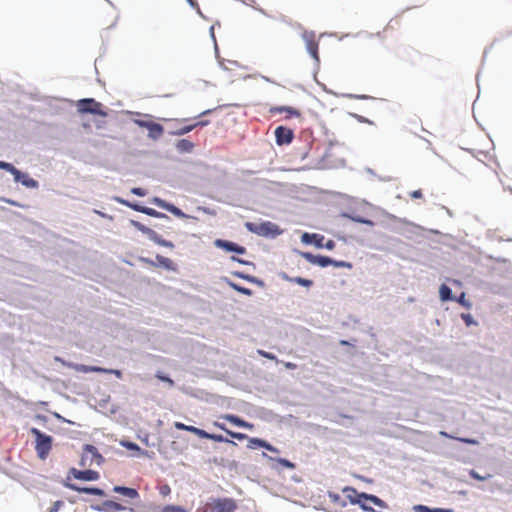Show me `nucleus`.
Wrapping results in <instances>:
<instances>
[{"instance_id": "nucleus-44", "label": "nucleus", "mask_w": 512, "mask_h": 512, "mask_svg": "<svg viewBox=\"0 0 512 512\" xmlns=\"http://www.w3.org/2000/svg\"><path fill=\"white\" fill-rule=\"evenodd\" d=\"M458 302H459L460 304H462L463 306L467 307V308H469V307H470V303H469L468 301H466V300H465V294H464V293H462V294L460 295V297L458 298Z\"/></svg>"}, {"instance_id": "nucleus-28", "label": "nucleus", "mask_w": 512, "mask_h": 512, "mask_svg": "<svg viewBox=\"0 0 512 512\" xmlns=\"http://www.w3.org/2000/svg\"><path fill=\"white\" fill-rule=\"evenodd\" d=\"M121 445L128 450L135 451L139 455L145 454V451H143L136 443L130 442V441H121Z\"/></svg>"}, {"instance_id": "nucleus-22", "label": "nucleus", "mask_w": 512, "mask_h": 512, "mask_svg": "<svg viewBox=\"0 0 512 512\" xmlns=\"http://www.w3.org/2000/svg\"><path fill=\"white\" fill-rule=\"evenodd\" d=\"M201 438H203V439H210V440H213V441H216V442H226V443H229V444H231L233 446L237 445L234 441L229 440V439L223 437L220 434H211V433L206 432L205 430H203Z\"/></svg>"}, {"instance_id": "nucleus-49", "label": "nucleus", "mask_w": 512, "mask_h": 512, "mask_svg": "<svg viewBox=\"0 0 512 512\" xmlns=\"http://www.w3.org/2000/svg\"><path fill=\"white\" fill-rule=\"evenodd\" d=\"M284 365H285V367H286L287 369H291V370H293V369H296V368H297V365H296L295 363H291V362H286Z\"/></svg>"}, {"instance_id": "nucleus-52", "label": "nucleus", "mask_w": 512, "mask_h": 512, "mask_svg": "<svg viewBox=\"0 0 512 512\" xmlns=\"http://www.w3.org/2000/svg\"><path fill=\"white\" fill-rule=\"evenodd\" d=\"M330 497L333 499V501H338L340 499L339 495L336 494L330 495Z\"/></svg>"}, {"instance_id": "nucleus-43", "label": "nucleus", "mask_w": 512, "mask_h": 512, "mask_svg": "<svg viewBox=\"0 0 512 512\" xmlns=\"http://www.w3.org/2000/svg\"><path fill=\"white\" fill-rule=\"evenodd\" d=\"M63 506V501L58 500L53 503L52 507L50 508V512H58L59 509Z\"/></svg>"}, {"instance_id": "nucleus-30", "label": "nucleus", "mask_w": 512, "mask_h": 512, "mask_svg": "<svg viewBox=\"0 0 512 512\" xmlns=\"http://www.w3.org/2000/svg\"><path fill=\"white\" fill-rule=\"evenodd\" d=\"M440 435H442L444 437L452 438V436H450L448 433H446L444 431H441ZM453 439H456L457 441L462 442V443H467V444H472V445L478 444L477 440L471 439V438L453 437Z\"/></svg>"}, {"instance_id": "nucleus-19", "label": "nucleus", "mask_w": 512, "mask_h": 512, "mask_svg": "<svg viewBox=\"0 0 512 512\" xmlns=\"http://www.w3.org/2000/svg\"><path fill=\"white\" fill-rule=\"evenodd\" d=\"M115 493L122 494L130 499H136L139 497V493L134 488L124 487V486H115L113 488Z\"/></svg>"}, {"instance_id": "nucleus-31", "label": "nucleus", "mask_w": 512, "mask_h": 512, "mask_svg": "<svg viewBox=\"0 0 512 512\" xmlns=\"http://www.w3.org/2000/svg\"><path fill=\"white\" fill-rule=\"evenodd\" d=\"M230 286L231 288H233L235 291L241 293V294H244V295H247V296H251L252 295V290L249 289V288H246V287H243V286H240L236 283H230Z\"/></svg>"}, {"instance_id": "nucleus-8", "label": "nucleus", "mask_w": 512, "mask_h": 512, "mask_svg": "<svg viewBox=\"0 0 512 512\" xmlns=\"http://www.w3.org/2000/svg\"><path fill=\"white\" fill-rule=\"evenodd\" d=\"M209 512H235L237 504L232 498H215L208 503Z\"/></svg>"}, {"instance_id": "nucleus-3", "label": "nucleus", "mask_w": 512, "mask_h": 512, "mask_svg": "<svg viewBox=\"0 0 512 512\" xmlns=\"http://www.w3.org/2000/svg\"><path fill=\"white\" fill-rule=\"evenodd\" d=\"M343 492L346 494V497L349 500V502L353 505L360 503V499H365V500H369V502H371L372 504H374L377 507H380V508L387 507V504L381 498H379L375 495H372V494L364 493V492L359 493L353 487H349V486L345 487L343 489Z\"/></svg>"}, {"instance_id": "nucleus-20", "label": "nucleus", "mask_w": 512, "mask_h": 512, "mask_svg": "<svg viewBox=\"0 0 512 512\" xmlns=\"http://www.w3.org/2000/svg\"><path fill=\"white\" fill-rule=\"evenodd\" d=\"M224 418L235 426L247 428V429L253 428V424L239 418L238 416L228 414V415H225Z\"/></svg>"}, {"instance_id": "nucleus-53", "label": "nucleus", "mask_w": 512, "mask_h": 512, "mask_svg": "<svg viewBox=\"0 0 512 512\" xmlns=\"http://www.w3.org/2000/svg\"><path fill=\"white\" fill-rule=\"evenodd\" d=\"M231 259H232L233 261H237V262L242 263V264H244V263H245V261H243V260H241V259H238V258H236L235 256H233Z\"/></svg>"}, {"instance_id": "nucleus-10", "label": "nucleus", "mask_w": 512, "mask_h": 512, "mask_svg": "<svg viewBox=\"0 0 512 512\" xmlns=\"http://www.w3.org/2000/svg\"><path fill=\"white\" fill-rule=\"evenodd\" d=\"M189 120L183 119L179 122V126L172 130L170 133L173 135H184L186 133H189L196 127H203L209 124L208 120H202V121H195L192 123H188Z\"/></svg>"}, {"instance_id": "nucleus-17", "label": "nucleus", "mask_w": 512, "mask_h": 512, "mask_svg": "<svg viewBox=\"0 0 512 512\" xmlns=\"http://www.w3.org/2000/svg\"><path fill=\"white\" fill-rule=\"evenodd\" d=\"M215 245L218 248H222L228 252H235L237 254H245L246 248L244 246H240L234 242H230L227 240L217 239L215 241Z\"/></svg>"}, {"instance_id": "nucleus-5", "label": "nucleus", "mask_w": 512, "mask_h": 512, "mask_svg": "<svg viewBox=\"0 0 512 512\" xmlns=\"http://www.w3.org/2000/svg\"><path fill=\"white\" fill-rule=\"evenodd\" d=\"M245 227L248 231L255 233L259 236H276L280 234L279 227L272 222H262V223H254V222H246Z\"/></svg>"}, {"instance_id": "nucleus-38", "label": "nucleus", "mask_w": 512, "mask_h": 512, "mask_svg": "<svg viewBox=\"0 0 512 512\" xmlns=\"http://www.w3.org/2000/svg\"><path fill=\"white\" fill-rule=\"evenodd\" d=\"M470 476L475 479V480H479V481H483V480H486L488 477H490V475L488 476H481L479 475L476 471L474 470H471L470 471Z\"/></svg>"}, {"instance_id": "nucleus-39", "label": "nucleus", "mask_w": 512, "mask_h": 512, "mask_svg": "<svg viewBox=\"0 0 512 512\" xmlns=\"http://www.w3.org/2000/svg\"><path fill=\"white\" fill-rule=\"evenodd\" d=\"M131 192L134 195H137V196H140V197H143V196H145L147 194L146 190H144L142 188H139V187L132 188Z\"/></svg>"}, {"instance_id": "nucleus-13", "label": "nucleus", "mask_w": 512, "mask_h": 512, "mask_svg": "<svg viewBox=\"0 0 512 512\" xmlns=\"http://www.w3.org/2000/svg\"><path fill=\"white\" fill-rule=\"evenodd\" d=\"M119 203L131 208L132 210L136 211V212H141V213H144L148 216H152V217H166L165 214L163 213H160L158 211H156L155 209L153 208H149V207H145V206H141L139 204H136V203H131L127 200H123L121 198H117L116 199Z\"/></svg>"}, {"instance_id": "nucleus-34", "label": "nucleus", "mask_w": 512, "mask_h": 512, "mask_svg": "<svg viewBox=\"0 0 512 512\" xmlns=\"http://www.w3.org/2000/svg\"><path fill=\"white\" fill-rule=\"evenodd\" d=\"M292 281L304 287H310L313 284L312 280L302 277H295Z\"/></svg>"}, {"instance_id": "nucleus-46", "label": "nucleus", "mask_w": 512, "mask_h": 512, "mask_svg": "<svg viewBox=\"0 0 512 512\" xmlns=\"http://www.w3.org/2000/svg\"><path fill=\"white\" fill-rule=\"evenodd\" d=\"M353 220L356 222H359V223L370 225V226H372L374 224L371 220L362 219V218H353Z\"/></svg>"}, {"instance_id": "nucleus-18", "label": "nucleus", "mask_w": 512, "mask_h": 512, "mask_svg": "<svg viewBox=\"0 0 512 512\" xmlns=\"http://www.w3.org/2000/svg\"><path fill=\"white\" fill-rule=\"evenodd\" d=\"M248 445L247 447L249 449H256V448H265L268 451H271L273 453H278L279 450L272 446L270 443L266 442L265 440L259 439V438H250L248 437Z\"/></svg>"}, {"instance_id": "nucleus-32", "label": "nucleus", "mask_w": 512, "mask_h": 512, "mask_svg": "<svg viewBox=\"0 0 512 512\" xmlns=\"http://www.w3.org/2000/svg\"><path fill=\"white\" fill-rule=\"evenodd\" d=\"M160 512H188V511L181 506L166 505L163 508H161Z\"/></svg>"}, {"instance_id": "nucleus-48", "label": "nucleus", "mask_w": 512, "mask_h": 512, "mask_svg": "<svg viewBox=\"0 0 512 512\" xmlns=\"http://www.w3.org/2000/svg\"><path fill=\"white\" fill-rule=\"evenodd\" d=\"M236 275H237V276H239V277H241V278H243V279H246V280H248V281H251V282H253V281H254V277H252V276L244 275V274H242V273H236Z\"/></svg>"}, {"instance_id": "nucleus-55", "label": "nucleus", "mask_w": 512, "mask_h": 512, "mask_svg": "<svg viewBox=\"0 0 512 512\" xmlns=\"http://www.w3.org/2000/svg\"><path fill=\"white\" fill-rule=\"evenodd\" d=\"M340 344H341L342 346H346V345H349V342H348V341H346V340H341V341H340Z\"/></svg>"}, {"instance_id": "nucleus-27", "label": "nucleus", "mask_w": 512, "mask_h": 512, "mask_svg": "<svg viewBox=\"0 0 512 512\" xmlns=\"http://www.w3.org/2000/svg\"><path fill=\"white\" fill-rule=\"evenodd\" d=\"M439 295H440V299L442 301H448V300H452L453 297H452V291L451 289L446 285V284H442L439 288Z\"/></svg>"}, {"instance_id": "nucleus-11", "label": "nucleus", "mask_w": 512, "mask_h": 512, "mask_svg": "<svg viewBox=\"0 0 512 512\" xmlns=\"http://www.w3.org/2000/svg\"><path fill=\"white\" fill-rule=\"evenodd\" d=\"M136 124L146 128L148 130V137L153 140L159 139L164 133L163 126L153 121L137 120Z\"/></svg>"}, {"instance_id": "nucleus-12", "label": "nucleus", "mask_w": 512, "mask_h": 512, "mask_svg": "<svg viewBox=\"0 0 512 512\" xmlns=\"http://www.w3.org/2000/svg\"><path fill=\"white\" fill-rule=\"evenodd\" d=\"M276 143L280 146L290 144L294 139V131L285 126H278L274 131Z\"/></svg>"}, {"instance_id": "nucleus-45", "label": "nucleus", "mask_w": 512, "mask_h": 512, "mask_svg": "<svg viewBox=\"0 0 512 512\" xmlns=\"http://www.w3.org/2000/svg\"><path fill=\"white\" fill-rule=\"evenodd\" d=\"M410 196L413 198V199H419V198H422V191L421 190H415V191H412L410 193Z\"/></svg>"}, {"instance_id": "nucleus-16", "label": "nucleus", "mask_w": 512, "mask_h": 512, "mask_svg": "<svg viewBox=\"0 0 512 512\" xmlns=\"http://www.w3.org/2000/svg\"><path fill=\"white\" fill-rule=\"evenodd\" d=\"M152 203L155 204L156 206L162 208V209L167 210L168 212L172 213L176 217H179V218L186 217V215L182 212L181 209H179L178 207L174 206L173 204L167 203L166 201H164V200H162V199H160L158 197H154L152 199Z\"/></svg>"}, {"instance_id": "nucleus-23", "label": "nucleus", "mask_w": 512, "mask_h": 512, "mask_svg": "<svg viewBox=\"0 0 512 512\" xmlns=\"http://www.w3.org/2000/svg\"><path fill=\"white\" fill-rule=\"evenodd\" d=\"M174 427L178 430H184V431H188V432H191L193 434H195L196 436L200 437L201 438V435H202V432L203 430L200 429V428H197L195 426H190V425H186L182 422H175L174 423Z\"/></svg>"}, {"instance_id": "nucleus-42", "label": "nucleus", "mask_w": 512, "mask_h": 512, "mask_svg": "<svg viewBox=\"0 0 512 512\" xmlns=\"http://www.w3.org/2000/svg\"><path fill=\"white\" fill-rule=\"evenodd\" d=\"M0 200L5 202V203H8V204H10L12 206H17V207H22V208L25 207L24 205L14 201V200H12V199H7V198L2 197V198H0Z\"/></svg>"}, {"instance_id": "nucleus-2", "label": "nucleus", "mask_w": 512, "mask_h": 512, "mask_svg": "<svg viewBox=\"0 0 512 512\" xmlns=\"http://www.w3.org/2000/svg\"><path fill=\"white\" fill-rule=\"evenodd\" d=\"M30 433L35 437V451L41 460L47 459L53 444V438L33 427Z\"/></svg>"}, {"instance_id": "nucleus-24", "label": "nucleus", "mask_w": 512, "mask_h": 512, "mask_svg": "<svg viewBox=\"0 0 512 512\" xmlns=\"http://www.w3.org/2000/svg\"><path fill=\"white\" fill-rule=\"evenodd\" d=\"M176 148L180 153H189L194 148V143L187 139H181L177 142Z\"/></svg>"}, {"instance_id": "nucleus-1", "label": "nucleus", "mask_w": 512, "mask_h": 512, "mask_svg": "<svg viewBox=\"0 0 512 512\" xmlns=\"http://www.w3.org/2000/svg\"><path fill=\"white\" fill-rule=\"evenodd\" d=\"M100 478V474L91 469L87 470H78L76 468H70L68 475H67V481L64 483L65 487L69 488L72 491H76L79 493H85L95 496H104L105 492L97 487H80L75 484L70 483L69 481L71 479H77L82 481H96Z\"/></svg>"}, {"instance_id": "nucleus-9", "label": "nucleus", "mask_w": 512, "mask_h": 512, "mask_svg": "<svg viewBox=\"0 0 512 512\" xmlns=\"http://www.w3.org/2000/svg\"><path fill=\"white\" fill-rule=\"evenodd\" d=\"M75 371L82 372V373H89V372H98V373H107V374H113L117 378H122V372L118 369H106L99 366H88L84 364H74L70 365Z\"/></svg>"}, {"instance_id": "nucleus-6", "label": "nucleus", "mask_w": 512, "mask_h": 512, "mask_svg": "<svg viewBox=\"0 0 512 512\" xmlns=\"http://www.w3.org/2000/svg\"><path fill=\"white\" fill-rule=\"evenodd\" d=\"M77 110L81 114L90 113L102 117L107 116V112L104 110L102 103L93 98L80 99L77 102Z\"/></svg>"}, {"instance_id": "nucleus-54", "label": "nucleus", "mask_w": 512, "mask_h": 512, "mask_svg": "<svg viewBox=\"0 0 512 512\" xmlns=\"http://www.w3.org/2000/svg\"><path fill=\"white\" fill-rule=\"evenodd\" d=\"M327 248L331 249L334 247V243L332 241H329L326 245Z\"/></svg>"}, {"instance_id": "nucleus-37", "label": "nucleus", "mask_w": 512, "mask_h": 512, "mask_svg": "<svg viewBox=\"0 0 512 512\" xmlns=\"http://www.w3.org/2000/svg\"><path fill=\"white\" fill-rule=\"evenodd\" d=\"M171 493V488L168 484L161 485L159 487V494L163 497L168 496Z\"/></svg>"}, {"instance_id": "nucleus-47", "label": "nucleus", "mask_w": 512, "mask_h": 512, "mask_svg": "<svg viewBox=\"0 0 512 512\" xmlns=\"http://www.w3.org/2000/svg\"><path fill=\"white\" fill-rule=\"evenodd\" d=\"M259 353L264 356L265 358H268V359H275V356L271 353H268V352H264V351H259Z\"/></svg>"}, {"instance_id": "nucleus-33", "label": "nucleus", "mask_w": 512, "mask_h": 512, "mask_svg": "<svg viewBox=\"0 0 512 512\" xmlns=\"http://www.w3.org/2000/svg\"><path fill=\"white\" fill-rule=\"evenodd\" d=\"M85 451L91 453L94 457L97 458V463H100V461L103 459L102 456L98 453L96 447H94L93 445H86L85 446Z\"/></svg>"}, {"instance_id": "nucleus-40", "label": "nucleus", "mask_w": 512, "mask_h": 512, "mask_svg": "<svg viewBox=\"0 0 512 512\" xmlns=\"http://www.w3.org/2000/svg\"><path fill=\"white\" fill-rule=\"evenodd\" d=\"M156 377H157L159 380H161V381L167 382V383H168L169 385H171V386H173V385H174V381H173L171 378H169V377H167V376H165V375H162L161 373H157Z\"/></svg>"}, {"instance_id": "nucleus-51", "label": "nucleus", "mask_w": 512, "mask_h": 512, "mask_svg": "<svg viewBox=\"0 0 512 512\" xmlns=\"http://www.w3.org/2000/svg\"><path fill=\"white\" fill-rule=\"evenodd\" d=\"M187 2H188L192 7H196V8L199 10V7H198L197 3H196L194 0H187Z\"/></svg>"}, {"instance_id": "nucleus-29", "label": "nucleus", "mask_w": 512, "mask_h": 512, "mask_svg": "<svg viewBox=\"0 0 512 512\" xmlns=\"http://www.w3.org/2000/svg\"><path fill=\"white\" fill-rule=\"evenodd\" d=\"M221 429H223L224 431H226V433L228 435H230L232 438L234 439H237V440H244V439H248V436L244 433H240V432H234V431H231V430H228L226 429L223 425H219L217 424Z\"/></svg>"}, {"instance_id": "nucleus-36", "label": "nucleus", "mask_w": 512, "mask_h": 512, "mask_svg": "<svg viewBox=\"0 0 512 512\" xmlns=\"http://www.w3.org/2000/svg\"><path fill=\"white\" fill-rule=\"evenodd\" d=\"M368 500H365V499H360V503H357L356 505H359L360 508L363 510V511H366V512H376L374 508H372L371 506H368L367 505V502Z\"/></svg>"}, {"instance_id": "nucleus-14", "label": "nucleus", "mask_w": 512, "mask_h": 512, "mask_svg": "<svg viewBox=\"0 0 512 512\" xmlns=\"http://www.w3.org/2000/svg\"><path fill=\"white\" fill-rule=\"evenodd\" d=\"M139 261L142 262V263H145L147 265H150V266H161L167 270H174L175 267H174V263L171 259L167 258V257H164L162 255H156V262H154L153 260L149 259V258H146V257H139Z\"/></svg>"}, {"instance_id": "nucleus-21", "label": "nucleus", "mask_w": 512, "mask_h": 512, "mask_svg": "<svg viewBox=\"0 0 512 512\" xmlns=\"http://www.w3.org/2000/svg\"><path fill=\"white\" fill-rule=\"evenodd\" d=\"M149 232L150 239L159 246L167 247L170 249L174 248V244L171 241L163 239L160 235H158L156 232L152 230H149Z\"/></svg>"}, {"instance_id": "nucleus-50", "label": "nucleus", "mask_w": 512, "mask_h": 512, "mask_svg": "<svg viewBox=\"0 0 512 512\" xmlns=\"http://www.w3.org/2000/svg\"><path fill=\"white\" fill-rule=\"evenodd\" d=\"M111 504H112V506H113L116 510H123V509H124V507H123L121 504H119V503L112 502Z\"/></svg>"}, {"instance_id": "nucleus-4", "label": "nucleus", "mask_w": 512, "mask_h": 512, "mask_svg": "<svg viewBox=\"0 0 512 512\" xmlns=\"http://www.w3.org/2000/svg\"><path fill=\"white\" fill-rule=\"evenodd\" d=\"M0 169H4L7 172L13 175L15 182H20L27 188H38V182L31 178L27 173H23L20 170L16 169L9 162H0Z\"/></svg>"}, {"instance_id": "nucleus-35", "label": "nucleus", "mask_w": 512, "mask_h": 512, "mask_svg": "<svg viewBox=\"0 0 512 512\" xmlns=\"http://www.w3.org/2000/svg\"><path fill=\"white\" fill-rule=\"evenodd\" d=\"M461 319L464 321V323L467 325V326H471L473 324H476V322L474 321L473 317L471 314H466V313H463L461 314Z\"/></svg>"}, {"instance_id": "nucleus-25", "label": "nucleus", "mask_w": 512, "mask_h": 512, "mask_svg": "<svg viewBox=\"0 0 512 512\" xmlns=\"http://www.w3.org/2000/svg\"><path fill=\"white\" fill-rule=\"evenodd\" d=\"M415 512H454L452 509L430 508L426 505L418 504L413 507Z\"/></svg>"}, {"instance_id": "nucleus-7", "label": "nucleus", "mask_w": 512, "mask_h": 512, "mask_svg": "<svg viewBox=\"0 0 512 512\" xmlns=\"http://www.w3.org/2000/svg\"><path fill=\"white\" fill-rule=\"evenodd\" d=\"M303 257L311 264L318 265L320 267L334 266V267H346L350 266L344 261H336L327 256L313 255L312 253L305 252L302 254Z\"/></svg>"}, {"instance_id": "nucleus-15", "label": "nucleus", "mask_w": 512, "mask_h": 512, "mask_svg": "<svg viewBox=\"0 0 512 512\" xmlns=\"http://www.w3.org/2000/svg\"><path fill=\"white\" fill-rule=\"evenodd\" d=\"M271 114H285V119H290L292 117L301 118L300 110L290 107V106H275L270 108Z\"/></svg>"}, {"instance_id": "nucleus-26", "label": "nucleus", "mask_w": 512, "mask_h": 512, "mask_svg": "<svg viewBox=\"0 0 512 512\" xmlns=\"http://www.w3.org/2000/svg\"><path fill=\"white\" fill-rule=\"evenodd\" d=\"M306 47H307V51L309 52V54L315 59V60H319V56H318V43L314 40H309L307 41L306 43Z\"/></svg>"}, {"instance_id": "nucleus-41", "label": "nucleus", "mask_w": 512, "mask_h": 512, "mask_svg": "<svg viewBox=\"0 0 512 512\" xmlns=\"http://www.w3.org/2000/svg\"><path fill=\"white\" fill-rule=\"evenodd\" d=\"M277 462H278L279 464H281L282 466H284V467H287V468H294V464H293V463H291V462H290L289 460H287V459L279 458V459H277Z\"/></svg>"}, {"instance_id": "nucleus-56", "label": "nucleus", "mask_w": 512, "mask_h": 512, "mask_svg": "<svg viewBox=\"0 0 512 512\" xmlns=\"http://www.w3.org/2000/svg\"><path fill=\"white\" fill-rule=\"evenodd\" d=\"M211 112H212V110H211V109H208V110H206V111L202 112L200 115H207V114H209V113H211Z\"/></svg>"}]
</instances>
